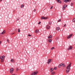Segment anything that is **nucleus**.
<instances>
[{
  "label": "nucleus",
  "instance_id": "27",
  "mask_svg": "<svg viewBox=\"0 0 75 75\" xmlns=\"http://www.w3.org/2000/svg\"><path fill=\"white\" fill-rule=\"evenodd\" d=\"M61 21V19H59V20L58 21V22H60Z\"/></svg>",
  "mask_w": 75,
  "mask_h": 75
},
{
  "label": "nucleus",
  "instance_id": "26",
  "mask_svg": "<svg viewBox=\"0 0 75 75\" xmlns=\"http://www.w3.org/2000/svg\"><path fill=\"white\" fill-rule=\"evenodd\" d=\"M54 70H55L57 69V67H55L54 68Z\"/></svg>",
  "mask_w": 75,
  "mask_h": 75
},
{
  "label": "nucleus",
  "instance_id": "23",
  "mask_svg": "<svg viewBox=\"0 0 75 75\" xmlns=\"http://www.w3.org/2000/svg\"><path fill=\"white\" fill-rule=\"evenodd\" d=\"M55 74V72H53V73H52L51 75H53Z\"/></svg>",
  "mask_w": 75,
  "mask_h": 75
},
{
  "label": "nucleus",
  "instance_id": "7",
  "mask_svg": "<svg viewBox=\"0 0 75 75\" xmlns=\"http://www.w3.org/2000/svg\"><path fill=\"white\" fill-rule=\"evenodd\" d=\"M67 7V5H64L63 6V10H64V9H65V8Z\"/></svg>",
  "mask_w": 75,
  "mask_h": 75
},
{
  "label": "nucleus",
  "instance_id": "3",
  "mask_svg": "<svg viewBox=\"0 0 75 75\" xmlns=\"http://www.w3.org/2000/svg\"><path fill=\"white\" fill-rule=\"evenodd\" d=\"M61 66H62V67H65V65H64V63H62L60 64L59 66L58 67V68H60V67H61Z\"/></svg>",
  "mask_w": 75,
  "mask_h": 75
},
{
  "label": "nucleus",
  "instance_id": "42",
  "mask_svg": "<svg viewBox=\"0 0 75 75\" xmlns=\"http://www.w3.org/2000/svg\"><path fill=\"white\" fill-rule=\"evenodd\" d=\"M14 33H11L10 34H14Z\"/></svg>",
  "mask_w": 75,
  "mask_h": 75
},
{
  "label": "nucleus",
  "instance_id": "36",
  "mask_svg": "<svg viewBox=\"0 0 75 75\" xmlns=\"http://www.w3.org/2000/svg\"><path fill=\"white\" fill-rule=\"evenodd\" d=\"M17 31V29H16L15 30V31L16 32Z\"/></svg>",
  "mask_w": 75,
  "mask_h": 75
},
{
  "label": "nucleus",
  "instance_id": "34",
  "mask_svg": "<svg viewBox=\"0 0 75 75\" xmlns=\"http://www.w3.org/2000/svg\"><path fill=\"white\" fill-rule=\"evenodd\" d=\"M41 23V22H39V23H38V24H40Z\"/></svg>",
  "mask_w": 75,
  "mask_h": 75
},
{
  "label": "nucleus",
  "instance_id": "28",
  "mask_svg": "<svg viewBox=\"0 0 75 75\" xmlns=\"http://www.w3.org/2000/svg\"><path fill=\"white\" fill-rule=\"evenodd\" d=\"M73 3H71V6H73Z\"/></svg>",
  "mask_w": 75,
  "mask_h": 75
},
{
  "label": "nucleus",
  "instance_id": "15",
  "mask_svg": "<svg viewBox=\"0 0 75 75\" xmlns=\"http://www.w3.org/2000/svg\"><path fill=\"white\" fill-rule=\"evenodd\" d=\"M56 1L58 2V3H61V1L59 0H56Z\"/></svg>",
  "mask_w": 75,
  "mask_h": 75
},
{
  "label": "nucleus",
  "instance_id": "19",
  "mask_svg": "<svg viewBox=\"0 0 75 75\" xmlns=\"http://www.w3.org/2000/svg\"><path fill=\"white\" fill-rule=\"evenodd\" d=\"M24 7V6L23 5H21V8H23Z\"/></svg>",
  "mask_w": 75,
  "mask_h": 75
},
{
  "label": "nucleus",
  "instance_id": "39",
  "mask_svg": "<svg viewBox=\"0 0 75 75\" xmlns=\"http://www.w3.org/2000/svg\"><path fill=\"white\" fill-rule=\"evenodd\" d=\"M2 42L1 41H0V44H1Z\"/></svg>",
  "mask_w": 75,
  "mask_h": 75
},
{
  "label": "nucleus",
  "instance_id": "29",
  "mask_svg": "<svg viewBox=\"0 0 75 75\" xmlns=\"http://www.w3.org/2000/svg\"><path fill=\"white\" fill-rule=\"evenodd\" d=\"M49 37H50V38H52V35H50Z\"/></svg>",
  "mask_w": 75,
  "mask_h": 75
},
{
  "label": "nucleus",
  "instance_id": "11",
  "mask_svg": "<svg viewBox=\"0 0 75 75\" xmlns=\"http://www.w3.org/2000/svg\"><path fill=\"white\" fill-rule=\"evenodd\" d=\"M64 1L65 2V3H67L68 1L69 2V1H70V0H64Z\"/></svg>",
  "mask_w": 75,
  "mask_h": 75
},
{
  "label": "nucleus",
  "instance_id": "20",
  "mask_svg": "<svg viewBox=\"0 0 75 75\" xmlns=\"http://www.w3.org/2000/svg\"><path fill=\"white\" fill-rule=\"evenodd\" d=\"M56 29L57 30H59V27H57L56 28Z\"/></svg>",
  "mask_w": 75,
  "mask_h": 75
},
{
  "label": "nucleus",
  "instance_id": "18",
  "mask_svg": "<svg viewBox=\"0 0 75 75\" xmlns=\"http://www.w3.org/2000/svg\"><path fill=\"white\" fill-rule=\"evenodd\" d=\"M51 24H52V22L51 21H49V25H51Z\"/></svg>",
  "mask_w": 75,
  "mask_h": 75
},
{
  "label": "nucleus",
  "instance_id": "24",
  "mask_svg": "<svg viewBox=\"0 0 75 75\" xmlns=\"http://www.w3.org/2000/svg\"><path fill=\"white\" fill-rule=\"evenodd\" d=\"M54 48H55V47H52V48H51V50H53V49H54Z\"/></svg>",
  "mask_w": 75,
  "mask_h": 75
},
{
  "label": "nucleus",
  "instance_id": "41",
  "mask_svg": "<svg viewBox=\"0 0 75 75\" xmlns=\"http://www.w3.org/2000/svg\"><path fill=\"white\" fill-rule=\"evenodd\" d=\"M64 27H65L66 26V24H65L64 25Z\"/></svg>",
  "mask_w": 75,
  "mask_h": 75
},
{
  "label": "nucleus",
  "instance_id": "38",
  "mask_svg": "<svg viewBox=\"0 0 75 75\" xmlns=\"http://www.w3.org/2000/svg\"><path fill=\"white\" fill-rule=\"evenodd\" d=\"M50 38H50V36L48 37V38L49 39H50Z\"/></svg>",
  "mask_w": 75,
  "mask_h": 75
},
{
  "label": "nucleus",
  "instance_id": "13",
  "mask_svg": "<svg viewBox=\"0 0 75 75\" xmlns=\"http://www.w3.org/2000/svg\"><path fill=\"white\" fill-rule=\"evenodd\" d=\"M35 33H39V30H38V29L36 30H35Z\"/></svg>",
  "mask_w": 75,
  "mask_h": 75
},
{
  "label": "nucleus",
  "instance_id": "35",
  "mask_svg": "<svg viewBox=\"0 0 75 75\" xmlns=\"http://www.w3.org/2000/svg\"><path fill=\"white\" fill-rule=\"evenodd\" d=\"M35 11H36V10H35H35H33V11H34V12H35Z\"/></svg>",
  "mask_w": 75,
  "mask_h": 75
},
{
  "label": "nucleus",
  "instance_id": "4",
  "mask_svg": "<svg viewBox=\"0 0 75 75\" xmlns=\"http://www.w3.org/2000/svg\"><path fill=\"white\" fill-rule=\"evenodd\" d=\"M48 62H47V63L48 64H50V63L51 62V61H52V59H49L48 60Z\"/></svg>",
  "mask_w": 75,
  "mask_h": 75
},
{
  "label": "nucleus",
  "instance_id": "44",
  "mask_svg": "<svg viewBox=\"0 0 75 75\" xmlns=\"http://www.w3.org/2000/svg\"><path fill=\"white\" fill-rule=\"evenodd\" d=\"M3 1V0H1L0 1Z\"/></svg>",
  "mask_w": 75,
  "mask_h": 75
},
{
  "label": "nucleus",
  "instance_id": "30",
  "mask_svg": "<svg viewBox=\"0 0 75 75\" xmlns=\"http://www.w3.org/2000/svg\"><path fill=\"white\" fill-rule=\"evenodd\" d=\"M53 8V6H52V7H50L51 9H52V8Z\"/></svg>",
  "mask_w": 75,
  "mask_h": 75
},
{
  "label": "nucleus",
  "instance_id": "22",
  "mask_svg": "<svg viewBox=\"0 0 75 75\" xmlns=\"http://www.w3.org/2000/svg\"><path fill=\"white\" fill-rule=\"evenodd\" d=\"M49 42H51L52 41V39H50L49 40Z\"/></svg>",
  "mask_w": 75,
  "mask_h": 75
},
{
  "label": "nucleus",
  "instance_id": "8",
  "mask_svg": "<svg viewBox=\"0 0 75 75\" xmlns=\"http://www.w3.org/2000/svg\"><path fill=\"white\" fill-rule=\"evenodd\" d=\"M72 34H71L70 35H69V36L67 37V38L68 39L70 38H71V37H72Z\"/></svg>",
  "mask_w": 75,
  "mask_h": 75
},
{
  "label": "nucleus",
  "instance_id": "25",
  "mask_svg": "<svg viewBox=\"0 0 75 75\" xmlns=\"http://www.w3.org/2000/svg\"><path fill=\"white\" fill-rule=\"evenodd\" d=\"M11 62H13V59H11Z\"/></svg>",
  "mask_w": 75,
  "mask_h": 75
},
{
  "label": "nucleus",
  "instance_id": "17",
  "mask_svg": "<svg viewBox=\"0 0 75 75\" xmlns=\"http://www.w3.org/2000/svg\"><path fill=\"white\" fill-rule=\"evenodd\" d=\"M53 69H53V68H51L50 69L51 72H53Z\"/></svg>",
  "mask_w": 75,
  "mask_h": 75
},
{
  "label": "nucleus",
  "instance_id": "12",
  "mask_svg": "<svg viewBox=\"0 0 75 75\" xmlns=\"http://www.w3.org/2000/svg\"><path fill=\"white\" fill-rule=\"evenodd\" d=\"M6 33V31L5 30H4L3 32L1 33V34H5Z\"/></svg>",
  "mask_w": 75,
  "mask_h": 75
},
{
  "label": "nucleus",
  "instance_id": "9",
  "mask_svg": "<svg viewBox=\"0 0 75 75\" xmlns=\"http://www.w3.org/2000/svg\"><path fill=\"white\" fill-rule=\"evenodd\" d=\"M5 58V56H1L0 57V59H3V58Z\"/></svg>",
  "mask_w": 75,
  "mask_h": 75
},
{
  "label": "nucleus",
  "instance_id": "10",
  "mask_svg": "<svg viewBox=\"0 0 75 75\" xmlns=\"http://www.w3.org/2000/svg\"><path fill=\"white\" fill-rule=\"evenodd\" d=\"M14 71V69L13 68H12L10 69V71L11 72H11H13V71Z\"/></svg>",
  "mask_w": 75,
  "mask_h": 75
},
{
  "label": "nucleus",
  "instance_id": "40",
  "mask_svg": "<svg viewBox=\"0 0 75 75\" xmlns=\"http://www.w3.org/2000/svg\"><path fill=\"white\" fill-rule=\"evenodd\" d=\"M18 69H16V71H18Z\"/></svg>",
  "mask_w": 75,
  "mask_h": 75
},
{
  "label": "nucleus",
  "instance_id": "2",
  "mask_svg": "<svg viewBox=\"0 0 75 75\" xmlns=\"http://www.w3.org/2000/svg\"><path fill=\"white\" fill-rule=\"evenodd\" d=\"M38 72V71H35L32 73L31 75H36L37 74Z\"/></svg>",
  "mask_w": 75,
  "mask_h": 75
},
{
  "label": "nucleus",
  "instance_id": "32",
  "mask_svg": "<svg viewBox=\"0 0 75 75\" xmlns=\"http://www.w3.org/2000/svg\"><path fill=\"white\" fill-rule=\"evenodd\" d=\"M7 41H8H8H9V40H8V39H7Z\"/></svg>",
  "mask_w": 75,
  "mask_h": 75
},
{
  "label": "nucleus",
  "instance_id": "37",
  "mask_svg": "<svg viewBox=\"0 0 75 75\" xmlns=\"http://www.w3.org/2000/svg\"><path fill=\"white\" fill-rule=\"evenodd\" d=\"M20 29H18V32H20Z\"/></svg>",
  "mask_w": 75,
  "mask_h": 75
},
{
  "label": "nucleus",
  "instance_id": "43",
  "mask_svg": "<svg viewBox=\"0 0 75 75\" xmlns=\"http://www.w3.org/2000/svg\"><path fill=\"white\" fill-rule=\"evenodd\" d=\"M59 40V39L58 38H56V40Z\"/></svg>",
  "mask_w": 75,
  "mask_h": 75
},
{
  "label": "nucleus",
  "instance_id": "16",
  "mask_svg": "<svg viewBox=\"0 0 75 75\" xmlns=\"http://www.w3.org/2000/svg\"><path fill=\"white\" fill-rule=\"evenodd\" d=\"M4 59H2L1 60V63H2L3 62V61H4Z\"/></svg>",
  "mask_w": 75,
  "mask_h": 75
},
{
  "label": "nucleus",
  "instance_id": "14",
  "mask_svg": "<svg viewBox=\"0 0 75 75\" xmlns=\"http://www.w3.org/2000/svg\"><path fill=\"white\" fill-rule=\"evenodd\" d=\"M50 28V26H48V25H47L46 26V28L47 29H48Z\"/></svg>",
  "mask_w": 75,
  "mask_h": 75
},
{
  "label": "nucleus",
  "instance_id": "21",
  "mask_svg": "<svg viewBox=\"0 0 75 75\" xmlns=\"http://www.w3.org/2000/svg\"><path fill=\"white\" fill-rule=\"evenodd\" d=\"M73 22H75V18H74L72 20Z\"/></svg>",
  "mask_w": 75,
  "mask_h": 75
},
{
  "label": "nucleus",
  "instance_id": "1",
  "mask_svg": "<svg viewBox=\"0 0 75 75\" xmlns=\"http://www.w3.org/2000/svg\"><path fill=\"white\" fill-rule=\"evenodd\" d=\"M71 63L67 66L66 70V73H68L71 70Z\"/></svg>",
  "mask_w": 75,
  "mask_h": 75
},
{
  "label": "nucleus",
  "instance_id": "31",
  "mask_svg": "<svg viewBox=\"0 0 75 75\" xmlns=\"http://www.w3.org/2000/svg\"><path fill=\"white\" fill-rule=\"evenodd\" d=\"M28 36H30H30H31V35H30V34H28Z\"/></svg>",
  "mask_w": 75,
  "mask_h": 75
},
{
  "label": "nucleus",
  "instance_id": "5",
  "mask_svg": "<svg viewBox=\"0 0 75 75\" xmlns=\"http://www.w3.org/2000/svg\"><path fill=\"white\" fill-rule=\"evenodd\" d=\"M48 18L47 17H45L44 16H42L41 17V19H42V20H46V19H47Z\"/></svg>",
  "mask_w": 75,
  "mask_h": 75
},
{
  "label": "nucleus",
  "instance_id": "6",
  "mask_svg": "<svg viewBox=\"0 0 75 75\" xmlns=\"http://www.w3.org/2000/svg\"><path fill=\"white\" fill-rule=\"evenodd\" d=\"M72 47L71 46H70L69 47V48H68L67 49L68 50H72Z\"/></svg>",
  "mask_w": 75,
  "mask_h": 75
},
{
  "label": "nucleus",
  "instance_id": "33",
  "mask_svg": "<svg viewBox=\"0 0 75 75\" xmlns=\"http://www.w3.org/2000/svg\"><path fill=\"white\" fill-rule=\"evenodd\" d=\"M19 19H20V18H18V19H17V21H18V20Z\"/></svg>",
  "mask_w": 75,
  "mask_h": 75
}]
</instances>
